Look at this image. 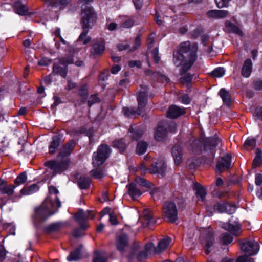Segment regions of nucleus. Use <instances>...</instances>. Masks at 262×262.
Segmentation results:
<instances>
[{"instance_id": "obj_6", "label": "nucleus", "mask_w": 262, "mask_h": 262, "mask_svg": "<svg viewBox=\"0 0 262 262\" xmlns=\"http://www.w3.org/2000/svg\"><path fill=\"white\" fill-rule=\"evenodd\" d=\"M111 152V149L107 145L101 144L98 146L97 151L93 154L92 164L93 166L98 167L101 165L109 157Z\"/></svg>"}, {"instance_id": "obj_45", "label": "nucleus", "mask_w": 262, "mask_h": 262, "mask_svg": "<svg viewBox=\"0 0 262 262\" xmlns=\"http://www.w3.org/2000/svg\"><path fill=\"white\" fill-rule=\"evenodd\" d=\"M165 169L164 164H162L161 166H158V164L156 163L155 166L151 170V172L153 173H158L162 174Z\"/></svg>"}, {"instance_id": "obj_25", "label": "nucleus", "mask_w": 262, "mask_h": 262, "mask_svg": "<svg viewBox=\"0 0 262 262\" xmlns=\"http://www.w3.org/2000/svg\"><path fill=\"white\" fill-rule=\"evenodd\" d=\"M143 227H146L150 224H154L156 221L152 218V214L149 210H145L143 213Z\"/></svg>"}, {"instance_id": "obj_5", "label": "nucleus", "mask_w": 262, "mask_h": 262, "mask_svg": "<svg viewBox=\"0 0 262 262\" xmlns=\"http://www.w3.org/2000/svg\"><path fill=\"white\" fill-rule=\"evenodd\" d=\"M220 142L218 137L215 135L213 137L203 139L201 142L195 141L193 143V146L198 145L201 143L203 146V152L206 156H208L209 159L212 160L214 157L215 148Z\"/></svg>"}, {"instance_id": "obj_54", "label": "nucleus", "mask_w": 262, "mask_h": 262, "mask_svg": "<svg viewBox=\"0 0 262 262\" xmlns=\"http://www.w3.org/2000/svg\"><path fill=\"white\" fill-rule=\"evenodd\" d=\"M230 0H215L219 8L228 7Z\"/></svg>"}, {"instance_id": "obj_13", "label": "nucleus", "mask_w": 262, "mask_h": 262, "mask_svg": "<svg viewBox=\"0 0 262 262\" xmlns=\"http://www.w3.org/2000/svg\"><path fill=\"white\" fill-rule=\"evenodd\" d=\"M89 214H90V211L86 213L83 210H80L74 216L75 220L80 225V228L83 230L86 229L88 227V226L85 224V222L88 218Z\"/></svg>"}, {"instance_id": "obj_22", "label": "nucleus", "mask_w": 262, "mask_h": 262, "mask_svg": "<svg viewBox=\"0 0 262 262\" xmlns=\"http://www.w3.org/2000/svg\"><path fill=\"white\" fill-rule=\"evenodd\" d=\"M82 245H80L77 248L72 251L67 257V260L69 261H77L80 259L82 257Z\"/></svg>"}, {"instance_id": "obj_17", "label": "nucleus", "mask_w": 262, "mask_h": 262, "mask_svg": "<svg viewBox=\"0 0 262 262\" xmlns=\"http://www.w3.org/2000/svg\"><path fill=\"white\" fill-rule=\"evenodd\" d=\"M128 193L133 200L137 199L141 194L142 192L138 186L135 183H130L127 185Z\"/></svg>"}, {"instance_id": "obj_62", "label": "nucleus", "mask_w": 262, "mask_h": 262, "mask_svg": "<svg viewBox=\"0 0 262 262\" xmlns=\"http://www.w3.org/2000/svg\"><path fill=\"white\" fill-rule=\"evenodd\" d=\"M134 5L137 9H140L143 5V0H133Z\"/></svg>"}, {"instance_id": "obj_50", "label": "nucleus", "mask_w": 262, "mask_h": 262, "mask_svg": "<svg viewBox=\"0 0 262 262\" xmlns=\"http://www.w3.org/2000/svg\"><path fill=\"white\" fill-rule=\"evenodd\" d=\"M91 174L97 179H101L104 177L105 173L101 170L95 169L91 171Z\"/></svg>"}, {"instance_id": "obj_57", "label": "nucleus", "mask_w": 262, "mask_h": 262, "mask_svg": "<svg viewBox=\"0 0 262 262\" xmlns=\"http://www.w3.org/2000/svg\"><path fill=\"white\" fill-rule=\"evenodd\" d=\"M109 222L113 225H116L118 224V221L117 219L116 216L114 213H111L109 214Z\"/></svg>"}, {"instance_id": "obj_61", "label": "nucleus", "mask_w": 262, "mask_h": 262, "mask_svg": "<svg viewBox=\"0 0 262 262\" xmlns=\"http://www.w3.org/2000/svg\"><path fill=\"white\" fill-rule=\"evenodd\" d=\"M148 256L147 255V254L146 253L144 250L140 251L137 255V258L139 260H142L143 259H145Z\"/></svg>"}, {"instance_id": "obj_38", "label": "nucleus", "mask_w": 262, "mask_h": 262, "mask_svg": "<svg viewBox=\"0 0 262 262\" xmlns=\"http://www.w3.org/2000/svg\"><path fill=\"white\" fill-rule=\"evenodd\" d=\"M122 18V23L121 25V27L129 28L133 26L134 22L132 19L127 17H123Z\"/></svg>"}, {"instance_id": "obj_3", "label": "nucleus", "mask_w": 262, "mask_h": 262, "mask_svg": "<svg viewBox=\"0 0 262 262\" xmlns=\"http://www.w3.org/2000/svg\"><path fill=\"white\" fill-rule=\"evenodd\" d=\"M96 19V14L90 8H87L83 10L81 22L83 31L78 38V41H82L83 45H86L91 41V37L87 36V34L89 30L94 25Z\"/></svg>"}, {"instance_id": "obj_55", "label": "nucleus", "mask_w": 262, "mask_h": 262, "mask_svg": "<svg viewBox=\"0 0 262 262\" xmlns=\"http://www.w3.org/2000/svg\"><path fill=\"white\" fill-rule=\"evenodd\" d=\"M237 262H254V259L247 255L240 256L237 260Z\"/></svg>"}, {"instance_id": "obj_31", "label": "nucleus", "mask_w": 262, "mask_h": 262, "mask_svg": "<svg viewBox=\"0 0 262 262\" xmlns=\"http://www.w3.org/2000/svg\"><path fill=\"white\" fill-rule=\"evenodd\" d=\"M194 189L195 190V194L199 200L203 201L206 195L205 189L199 184H195L194 186Z\"/></svg>"}, {"instance_id": "obj_63", "label": "nucleus", "mask_w": 262, "mask_h": 262, "mask_svg": "<svg viewBox=\"0 0 262 262\" xmlns=\"http://www.w3.org/2000/svg\"><path fill=\"white\" fill-rule=\"evenodd\" d=\"M152 55L154 58V60L156 63H158L160 60V58L158 55V50L155 48L152 52Z\"/></svg>"}, {"instance_id": "obj_9", "label": "nucleus", "mask_w": 262, "mask_h": 262, "mask_svg": "<svg viewBox=\"0 0 262 262\" xmlns=\"http://www.w3.org/2000/svg\"><path fill=\"white\" fill-rule=\"evenodd\" d=\"M164 215L167 222L174 223L178 219V211L174 203L166 202L163 206Z\"/></svg>"}, {"instance_id": "obj_35", "label": "nucleus", "mask_w": 262, "mask_h": 262, "mask_svg": "<svg viewBox=\"0 0 262 262\" xmlns=\"http://www.w3.org/2000/svg\"><path fill=\"white\" fill-rule=\"evenodd\" d=\"M148 144L146 142L140 141L137 145L136 151L138 155H143L147 150Z\"/></svg>"}, {"instance_id": "obj_43", "label": "nucleus", "mask_w": 262, "mask_h": 262, "mask_svg": "<svg viewBox=\"0 0 262 262\" xmlns=\"http://www.w3.org/2000/svg\"><path fill=\"white\" fill-rule=\"evenodd\" d=\"M256 146V141L253 138L249 137L244 143V147L246 148H253Z\"/></svg>"}, {"instance_id": "obj_60", "label": "nucleus", "mask_w": 262, "mask_h": 262, "mask_svg": "<svg viewBox=\"0 0 262 262\" xmlns=\"http://www.w3.org/2000/svg\"><path fill=\"white\" fill-rule=\"evenodd\" d=\"M71 0H57L56 5L60 7L67 5L69 3H70Z\"/></svg>"}, {"instance_id": "obj_24", "label": "nucleus", "mask_w": 262, "mask_h": 262, "mask_svg": "<svg viewBox=\"0 0 262 262\" xmlns=\"http://www.w3.org/2000/svg\"><path fill=\"white\" fill-rule=\"evenodd\" d=\"M172 155L176 165L179 164L182 160V150L181 147L177 145L173 147L172 149Z\"/></svg>"}, {"instance_id": "obj_40", "label": "nucleus", "mask_w": 262, "mask_h": 262, "mask_svg": "<svg viewBox=\"0 0 262 262\" xmlns=\"http://www.w3.org/2000/svg\"><path fill=\"white\" fill-rule=\"evenodd\" d=\"M114 145L121 152H123L126 148V145L123 139L115 141Z\"/></svg>"}, {"instance_id": "obj_8", "label": "nucleus", "mask_w": 262, "mask_h": 262, "mask_svg": "<svg viewBox=\"0 0 262 262\" xmlns=\"http://www.w3.org/2000/svg\"><path fill=\"white\" fill-rule=\"evenodd\" d=\"M72 63H73V60L71 58H61L59 59L58 62L54 64L52 73L66 78L68 72L67 67Z\"/></svg>"}, {"instance_id": "obj_37", "label": "nucleus", "mask_w": 262, "mask_h": 262, "mask_svg": "<svg viewBox=\"0 0 262 262\" xmlns=\"http://www.w3.org/2000/svg\"><path fill=\"white\" fill-rule=\"evenodd\" d=\"M144 251L148 257L154 253H157V248L155 247L154 245L151 243L146 244Z\"/></svg>"}, {"instance_id": "obj_34", "label": "nucleus", "mask_w": 262, "mask_h": 262, "mask_svg": "<svg viewBox=\"0 0 262 262\" xmlns=\"http://www.w3.org/2000/svg\"><path fill=\"white\" fill-rule=\"evenodd\" d=\"M262 164V152L259 149H256V156L253 161L254 168L259 166Z\"/></svg>"}, {"instance_id": "obj_19", "label": "nucleus", "mask_w": 262, "mask_h": 262, "mask_svg": "<svg viewBox=\"0 0 262 262\" xmlns=\"http://www.w3.org/2000/svg\"><path fill=\"white\" fill-rule=\"evenodd\" d=\"M252 66L251 59H247L244 61L241 70V74L243 77L248 78L250 76L252 71Z\"/></svg>"}, {"instance_id": "obj_51", "label": "nucleus", "mask_w": 262, "mask_h": 262, "mask_svg": "<svg viewBox=\"0 0 262 262\" xmlns=\"http://www.w3.org/2000/svg\"><path fill=\"white\" fill-rule=\"evenodd\" d=\"M225 203H217L214 206V210L217 211L219 212H225Z\"/></svg>"}, {"instance_id": "obj_27", "label": "nucleus", "mask_w": 262, "mask_h": 262, "mask_svg": "<svg viewBox=\"0 0 262 262\" xmlns=\"http://www.w3.org/2000/svg\"><path fill=\"white\" fill-rule=\"evenodd\" d=\"M60 142V139L58 136L53 137L52 141L49 146V152L50 154H54L58 148Z\"/></svg>"}, {"instance_id": "obj_21", "label": "nucleus", "mask_w": 262, "mask_h": 262, "mask_svg": "<svg viewBox=\"0 0 262 262\" xmlns=\"http://www.w3.org/2000/svg\"><path fill=\"white\" fill-rule=\"evenodd\" d=\"M167 136V131L166 129L159 125L155 131L154 138L158 141H163Z\"/></svg>"}, {"instance_id": "obj_52", "label": "nucleus", "mask_w": 262, "mask_h": 262, "mask_svg": "<svg viewBox=\"0 0 262 262\" xmlns=\"http://www.w3.org/2000/svg\"><path fill=\"white\" fill-rule=\"evenodd\" d=\"M93 0H79V4L80 5L81 7L82 8V13L83 10H85L87 8H90L92 11L95 13L94 10L92 9V8L89 6H85L87 4H89V3L91 2ZM82 13H81V14Z\"/></svg>"}, {"instance_id": "obj_26", "label": "nucleus", "mask_w": 262, "mask_h": 262, "mask_svg": "<svg viewBox=\"0 0 262 262\" xmlns=\"http://www.w3.org/2000/svg\"><path fill=\"white\" fill-rule=\"evenodd\" d=\"M219 95L222 99L223 103L229 106L231 102V96L229 92L227 91L225 89L223 88L220 90Z\"/></svg>"}, {"instance_id": "obj_1", "label": "nucleus", "mask_w": 262, "mask_h": 262, "mask_svg": "<svg viewBox=\"0 0 262 262\" xmlns=\"http://www.w3.org/2000/svg\"><path fill=\"white\" fill-rule=\"evenodd\" d=\"M198 46L189 41L183 42L179 52L173 54V62L177 67H182L184 71H188L197 58Z\"/></svg>"}, {"instance_id": "obj_46", "label": "nucleus", "mask_w": 262, "mask_h": 262, "mask_svg": "<svg viewBox=\"0 0 262 262\" xmlns=\"http://www.w3.org/2000/svg\"><path fill=\"white\" fill-rule=\"evenodd\" d=\"M15 188V186L13 185H10L9 186H7L6 185H5V187L3 189L2 194H7L8 195H11L13 194L14 190Z\"/></svg>"}, {"instance_id": "obj_28", "label": "nucleus", "mask_w": 262, "mask_h": 262, "mask_svg": "<svg viewBox=\"0 0 262 262\" xmlns=\"http://www.w3.org/2000/svg\"><path fill=\"white\" fill-rule=\"evenodd\" d=\"M14 8L15 12L20 15H25L28 12V8L20 2H15Z\"/></svg>"}, {"instance_id": "obj_48", "label": "nucleus", "mask_w": 262, "mask_h": 262, "mask_svg": "<svg viewBox=\"0 0 262 262\" xmlns=\"http://www.w3.org/2000/svg\"><path fill=\"white\" fill-rule=\"evenodd\" d=\"M225 212L228 214H232L235 212L236 210V206L233 204H230L225 203Z\"/></svg>"}, {"instance_id": "obj_29", "label": "nucleus", "mask_w": 262, "mask_h": 262, "mask_svg": "<svg viewBox=\"0 0 262 262\" xmlns=\"http://www.w3.org/2000/svg\"><path fill=\"white\" fill-rule=\"evenodd\" d=\"M171 239L168 237L161 239L158 243L157 249V253H159L165 250L170 245Z\"/></svg>"}, {"instance_id": "obj_30", "label": "nucleus", "mask_w": 262, "mask_h": 262, "mask_svg": "<svg viewBox=\"0 0 262 262\" xmlns=\"http://www.w3.org/2000/svg\"><path fill=\"white\" fill-rule=\"evenodd\" d=\"M105 49L104 43L102 41H99L95 43L91 49V52L95 55L101 54Z\"/></svg>"}, {"instance_id": "obj_18", "label": "nucleus", "mask_w": 262, "mask_h": 262, "mask_svg": "<svg viewBox=\"0 0 262 262\" xmlns=\"http://www.w3.org/2000/svg\"><path fill=\"white\" fill-rule=\"evenodd\" d=\"M116 243L117 249L121 252H123L128 245L127 235L124 233L121 234L117 238Z\"/></svg>"}, {"instance_id": "obj_36", "label": "nucleus", "mask_w": 262, "mask_h": 262, "mask_svg": "<svg viewBox=\"0 0 262 262\" xmlns=\"http://www.w3.org/2000/svg\"><path fill=\"white\" fill-rule=\"evenodd\" d=\"M78 184L81 189L88 188L90 184V180L89 178L80 177L78 180Z\"/></svg>"}, {"instance_id": "obj_16", "label": "nucleus", "mask_w": 262, "mask_h": 262, "mask_svg": "<svg viewBox=\"0 0 262 262\" xmlns=\"http://www.w3.org/2000/svg\"><path fill=\"white\" fill-rule=\"evenodd\" d=\"M185 113V110L176 105H171L167 112V117L174 119Z\"/></svg>"}, {"instance_id": "obj_49", "label": "nucleus", "mask_w": 262, "mask_h": 262, "mask_svg": "<svg viewBox=\"0 0 262 262\" xmlns=\"http://www.w3.org/2000/svg\"><path fill=\"white\" fill-rule=\"evenodd\" d=\"M192 76L189 74H185L180 78V81L183 84H189L191 82Z\"/></svg>"}, {"instance_id": "obj_53", "label": "nucleus", "mask_w": 262, "mask_h": 262, "mask_svg": "<svg viewBox=\"0 0 262 262\" xmlns=\"http://www.w3.org/2000/svg\"><path fill=\"white\" fill-rule=\"evenodd\" d=\"M135 184H136L138 186L149 187V184H148L144 179L140 177H138L136 178Z\"/></svg>"}, {"instance_id": "obj_4", "label": "nucleus", "mask_w": 262, "mask_h": 262, "mask_svg": "<svg viewBox=\"0 0 262 262\" xmlns=\"http://www.w3.org/2000/svg\"><path fill=\"white\" fill-rule=\"evenodd\" d=\"M147 92L148 88L145 86L141 88V91L138 93L137 96V100L138 102V107L137 110H135L134 108L124 107L122 110L123 114L127 117L140 115L142 109L146 106L147 101Z\"/></svg>"}, {"instance_id": "obj_7", "label": "nucleus", "mask_w": 262, "mask_h": 262, "mask_svg": "<svg viewBox=\"0 0 262 262\" xmlns=\"http://www.w3.org/2000/svg\"><path fill=\"white\" fill-rule=\"evenodd\" d=\"M70 164V160L66 158L62 161L55 160L49 161L45 163V165L52 170L53 175L60 174L67 170Z\"/></svg>"}, {"instance_id": "obj_39", "label": "nucleus", "mask_w": 262, "mask_h": 262, "mask_svg": "<svg viewBox=\"0 0 262 262\" xmlns=\"http://www.w3.org/2000/svg\"><path fill=\"white\" fill-rule=\"evenodd\" d=\"M129 133L130 134V136L134 140H137L140 139L143 135V133L141 130H137L134 131L133 128L131 127L129 128Z\"/></svg>"}, {"instance_id": "obj_47", "label": "nucleus", "mask_w": 262, "mask_h": 262, "mask_svg": "<svg viewBox=\"0 0 262 262\" xmlns=\"http://www.w3.org/2000/svg\"><path fill=\"white\" fill-rule=\"evenodd\" d=\"M232 237L229 234L226 233L223 234L221 236V241L224 244H228L232 241Z\"/></svg>"}, {"instance_id": "obj_56", "label": "nucleus", "mask_w": 262, "mask_h": 262, "mask_svg": "<svg viewBox=\"0 0 262 262\" xmlns=\"http://www.w3.org/2000/svg\"><path fill=\"white\" fill-rule=\"evenodd\" d=\"M100 100L96 95H91L88 100V104L91 106L93 104L99 102Z\"/></svg>"}, {"instance_id": "obj_64", "label": "nucleus", "mask_w": 262, "mask_h": 262, "mask_svg": "<svg viewBox=\"0 0 262 262\" xmlns=\"http://www.w3.org/2000/svg\"><path fill=\"white\" fill-rule=\"evenodd\" d=\"M93 262H106V259L99 255L94 259Z\"/></svg>"}, {"instance_id": "obj_42", "label": "nucleus", "mask_w": 262, "mask_h": 262, "mask_svg": "<svg viewBox=\"0 0 262 262\" xmlns=\"http://www.w3.org/2000/svg\"><path fill=\"white\" fill-rule=\"evenodd\" d=\"M225 70L223 68L215 69L211 73V75L215 77H221L224 75Z\"/></svg>"}, {"instance_id": "obj_12", "label": "nucleus", "mask_w": 262, "mask_h": 262, "mask_svg": "<svg viewBox=\"0 0 262 262\" xmlns=\"http://www.w3.org/2000/svg\"><path fill=\"white\" fill-rule=\"evenodd\" d=\"M231 163V156L227 154L223 156L216 165L217 170L221 172L230 168Z\"/></svg>"}, {"instance_id": "obj_2", "label": "nucleus", "mask_w": 262, "mask_h": 262, "mask_svg": "<svg viewBox=\"0 0 262 262\" xmlns=\"http://www.w3.org/2000/svg\"><path fill=\"white\" fill-rule=\"evenodd\" d=\"M50 195L48 196L41 205L36 208L34 215L37 221L45 220L48 217L53 214L55 211L52 210L55 208H59L61 206L57 194L58 190L53 186L49 187Z\"/></svg>"}, {"instance_id": "obj_58", "label": "nucleus", "mask_w": 262, "mask_h": 262, "mask_svg": "<svg viewBox=\"0 0 262 262\" xmlns=\"http://www.w3.org/2000/svg\"><path fill=\"white\" fill-rule=\"evenodd\" d=\"M129 66L130 67H135L140 68L141 67V62L139 60H132L129 62Z\"/></svg>"}, {"instance_id": "obj_15", "label": "nucleus", "mask_w": 262, "mask_h": 262, "mask_svg": "<svg viewBox=\"0 0 262 262\" xmlns=\"http://www.w3.org/2000/svg\"><path fill=\"white\" fill-rule=\"evenodd\" d=\"M223 227L233 235H238L241 231L240 225L236 222L232 223L231 221H229L228 224H224Z\"/></svg>"}, {"instance_id": "obj_32", "label": "nucleus", "mask_w": 262, "mask_h": 262, "mask_svg": "<svg viewBox=\"0 0 262 262\" xmlns=\"http://www.w3.org/2000/svg\"><path fill=\"white\" fill-rule=\"evenodd\" d=\"M225 26L229 32L234 33L240 36L243 35L242 31L236 25L229 21L225 23Z\"/></svg>"}, {"instance_id": "obj_23", "label": "nucleus", "mask_w": 262, "mask_h": 262, "mask_svg": "<svg viewBox=\"0 0 262 262\" xmlns=\"http://www.w3.org/2000/svg\"><path fill=\"white\" fill-rule=\"evenodd\" d=\"M75 143L73 141H71L68 144L64 145L58 155V158L67 157L70 155L75 146Z\"/></svg>"}, {"instance_id": "obj_41", "label": "nucleus", "mask_w": 262, "mask_h": 262, "mask_svg": "<svg viewBox=\"0 0 262 262\" xmlns=\"http://www.w3.org/2000/svg\"><path fill=\"white\" fill-rule=\"evenodd\" d=\"M27 179L26 173L25 172L21 173L15 180V183L19 185L24 183Z\"/></svg>"}, {"instance_id": "obj_33", "label": "nucleus", "mask_w": 262, "mask_h": 262, "mask_svg": "<svg viewBox=\"0 0 262 262\" xmlns=\"http://www.w3.org/2000/svg\"><path fill=\"white\" fill-rule=\"evenodd\" d=\"M39 189L37 185L34 184L29 187L24 188L20 191L22 195H30L37 192Z\"/></svg>"}, {"instance_id": "obj_44", "label": "nucleus", "mask_w": 262, "mask_h": 262, "mask_svg": "<svg viewBox=\"0 0 262 262\" xmlns=\"http://www.w3.org/2000/svg\"><path fill=\"white\" fill-rule=\"evenodd\" d=\"M61 227V225L59 223H55L49 225L46 230L48 232H55L59 230Z\"/></svg>"}, {"instance_id": "obj_11", "label": "nucleus", "mask_w": 262, "mask_h": 262, "mask_svg": "<svg viewBox=\"0 0 262 262\" xmlns=\"http://www.w3.org/2000/svg\"><path fill=\"white\" fill-rule=\"evenodd\" d=\"M213 234L214 233L211 229L206 230L202 242L205 245L206 253L207 254L215 247L216 243Z\"/></svg>"}, {"instance_id": "obj_10", "label": "nucleus", "mask_w": 262, "mask_h": 262, "mask_svg": "<svg viewBox=\"0 0 262 262\" xmlns=\"http://www.w3.org/2000/svg\"><path fill=\"white\" fill-rule=\"evenodd\" d=\"M241 249L249 255H253L259 251V245L258 242L255 240L247 239L241 243Z\"/></svg>"}, {"instance_id": "obj_59", "label": "nucleus", "mask_w": 262, "mask_h": 262, "mask_svg": "<svg viewBox=\"0 0 262 262\" xmlns=\"http://www.w3.org/2000/svg\"><path fill=\"white\" fill-rule=\"evenodd\" d=\"M255 184L257 186H260L262 184V174L257 173L255 174Z\"/></svg>"}, {"instance_id": "obj_14", "label": "nucleus", "mask_w": 262, "mask_h": 262, "mask_svg": "<svg viewBox=\"0 0 262 262\" xmlns=\"http://www.w3.org/2000/svg\"><path fill=\"white\" fill-rule=\"evenodd\" d=\"M141 38L140 36H137L135 40L134 45L130 47L127 43H121L117 45V48L119 51L128 50L129 52H134L140 46Z\"/></svg>"}, {"instance_id": "obj_20", "label": "nucleus", "mask_w": 262, "mask_h": 262, "mask_svg": "<svg viewBox=\"0 0 262 262\" xmlns=\"http://www.w3.org/2000/svg\"><path fill=\"white\" fill-rule=\"evenodd\" d=\"M228 14L226 10H212L207 12V15L208 17L215 19L224 18Z\"/></svg>"}]
</instances>
